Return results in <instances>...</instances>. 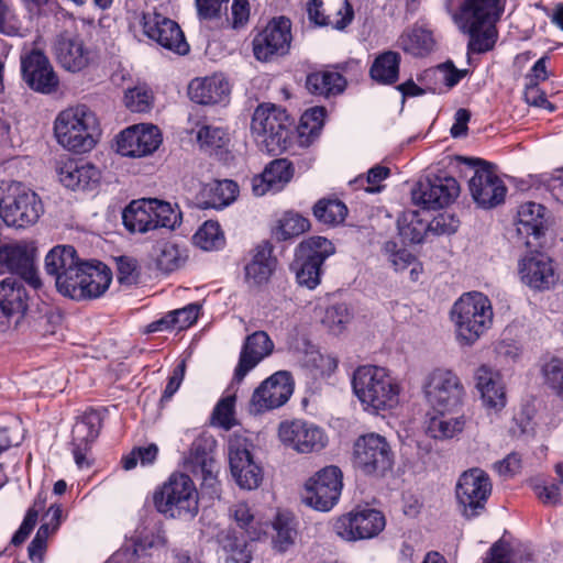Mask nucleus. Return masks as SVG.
Masks as SVG:
<instances>
[{
	"label": "nucleus",
	"instance_id": "nucleus-1",
	"mask_svg": "<svg viewBox=\"0 0 563 563\" xmlns=\"http://www.w3.org/2000/svg\"><path fill=\"white\" fill-rule=\"evenodd\" d=\"M507 0H463L452 13L457 29L468 35L467 54L492 51L498 38L496 23L501 19Z\"/></svg>",
	"mask_w": 563,
	"mask_h": 563
},
{
	"label": "nucleus",
	"instance_id": "nucleus-2",
	"mask_svg": "<svg viewBox=\"0 0 563 563\" xmlns=\"http://www.w3.org/2000/svg\"><path fill=\"white\" fill-rule=\"evenodd\" d=\"M352 388L366 412L379 415L399 405L400 384L385 367L358 366L353 373Z\"/></svg>",
	"mask_w": 563,
	"mask_h": 563
},
{
	"label": "nucleus",
	"instance_id": "nucleus-3",
	"mask_svg": "<svg viewBox=\"0 0 563 563\" xmlns=\"http://www.w3.org/2000/svg\"><path fill=\"white\" fill-rule=\"evenodd\" d=\"M55 137L63 147L85 153L92 150L100 134L96 114L84 104L68 108L54 122Z\"/></svg>",
	"mask_w": 563,
	"mask_h": 563
},
{
	"label": "nucleus",
	"instance_id": "nucleus-4",
	"mask_svg": "<svg viewBox=\"0 0 563 563\" xmlns=\"http://www.w3.org/2000/svg\"><path fill=\"white\" fill-rule=\"evenodd\" d=\"M493 307L489 298L478 291L462 295L451 309L457 339L474 344L493 323Z\"/></svg>",
	"mask_w": 563,
	"mask_h": 563
},
{
	"label": "nucleus",
	"instance_id": "nucleus-5",
	"mask_svg": "<svg viewBox=\"0 0 563 563\" xmlns=\"http://www.w3.org/2000/svg\"><path fill=\"white\" fill-rule=\"evenodd\" d=\"M112 280L111 269L101 262H82L55 284L57 291L73 300L101 297Z\"/></svg>",
	"mask_w": 563,
	"mask_h": 563
},
{
	"label": "nucleus",
	"instance_id": "nucleus-6",
	"mask_svg": "<svg viewBox=\"0 0 563 563\" xmlns=\"http://www.w3.org/2000/svg\"><path fill=\"white\" fill-rule=\"evenodd\" d=\"M154 505L170 518H194L199 510V497L189 475L175 472L154 493Z\"/></svg>",
	"mask_w": 563,
	"mask_h": 563
},
{
	"label": "nucleus",
	"instance_id": "nucleus-7",
	"mask_svg": "<svg viewBox=\"0 0 563 563\" xmlns=\"http://www.w3.org/2000/svg\"><path fill=\"white\" fill-rule=\"evenodd\" d=\"M291 124L286 110L275 104H261L254 111L251 131L262 151L277 154L287 148Z\"/></svg>",
	"mask_w": 563,
	"mask_h": 563
},
{
	"label": "nucleus",
	"instance_id": "nucleus-8",
	"mask_svg": "<svg viewBox=\"0 0 563 563\" xmlns=\"http://www.w3.org/2000/svg\"><path fill=\"white\" fill-rule=\"evenodd\" d=\"M44 212L38 195L21 183L0 188V218L8 227L18 229L35 224Z\"/></svg>",
	"mask_w": 563,
	"mask_h": 563
},
{
	"label": "nucleus",
	"instance_id": "nucleus-9",
	"mask_svg": "<svg viewBox=\"0 0 563 563\" xmlns=\"http://www.w3.org/2000/svg\"><path fill=\"white\" fill-rule=\"evenodd\" d=\"M125 229L132 233H146L158 228L174 229L181 214L170 203L157 199H141L130 202L122 212Z\"/></svg>",
	"mask_w": 563,
	"mask_h": 563
},
{
	"label": "nucleus",
	"instance_id": "nucleus-10",
	"mask_svg": "<svg viewBox=\"0 0 563 563\" xmlns=\"http://www.w3.org/2000/svg\"><path fill=\"white\" fill-rule=\"evenodd\" d=\"M423 393L427 401L438 413H449L463 405L465 388L451 369L434 368L426 378Z\"/></svg>",
	"mask_w": 563,
	"mask_h": 563
},
{
	"label": "nucleus",
	"instance_id": "nucleus-11",
	"mask_svg": "<svg viewBox=\"0 0 563 563\" xmlns=\"http://www.w3.org/2000/svg\"><path fill=\"white\" fill-rule=\"evenodd\" d=\"M342 478L338 466L323 467L305 483L302 501L318 511H330L340 499Z\"/></svg>",
	"mask_w": 563,
	"mask_h": 563
},
{
	"label": "nucleus",
	"instance_id": "nucleus-12",
	"mask_svg": "<svg viewBox=\"0 0 563 563\" xmlns=\"http://www.w3.org/2000/svg\"><path fill=\"white\" fill-rule=\"evenodd\" d=\"M492 494V483L481 468L465 471L459 478L455 495L460 511L466 519L478 517Z\"/></svg>",
	"mask_w": 563,
	"mask_h": 563
},
{
	"label": "nucleus",
	"instance_id": "nucleus-13",
	"mask_svg": "<svg viewBox=\"0 0 563 563\" xmlns=\"http://www.w3.org/2000/svg\"><path fill=\"white\" fill-rule=\"evenodd\" d=\"M386 527V518L380 510L356 507L340 516L334 522L335 533L345 541L369 540L377 537Z\"/></svg>",
	"mask_w": 563,
	"mask_h": 563
},
{
	"label": "nucleus",
	"instance_id": "nucleus-14",
	"mask_svg": "<svg viewBox=\"0 0 563 563\" xmlns=\"http://www.w3.org/2000/svg\"><path fill=\"white\" fill-rule=\"evenodd\" d=\"M291 22L286 16L272 19L253 38V54L260 62H271L289 52Z\"/></svg>",
	"mask_w": 563,
	"mask_h": 563
},
{
	"label": "nucleus",
	"instance_id": "nucleus-15",
	"mask_svg": "<svg viewBox=\"0 0 563 563\" xmlns=\"http://www.w3.org/2000/svg\"><path fill=\"white\" fill-rule=\"evenodd\" d=\"M354 464L366 474H384L394 463V454L387 440L378 433H367L354 443Z\"/></svg>",
	"mask_w": 563,
	"mask_h": 563
},
{
	"label": "nucleus",
	"instance_id": "nucleus-16",
	"mask_svg": "<svg viewBox=\"0 0 563 563\" xmlns=\"http://www.w3.org/2000/svg\"><path fill=\"white\" fill-rule=\"evenodd\" d=\"M467 163L477 168L468 181L474 201L478 207L492 209L503 203L507 194L504 181L489 168V164L479 158H468Z\"/></svg>",
	"mask_w": 563,
	"mask_h": 563
},
{
	"label": "nucleus",
	"instance_id": "nucleus-17",
	"mask_svg": "<svg viewBox=\"0 0 563 563\" xmlns=\"http://www.w3.org/2000/svg\"><path fill=\"white\" fill-rule=\"evenodd\" d=\"M460 194V185L451 176H433L419 181L411 191L415 205L429 210L442 209Z\"/></svg>",
	"mask_w": 563,
	"mask_h": 563
},
{
	"label": "nucleus",
	"instance_id": "nucleus-18",
	"mask_svg": "<svg viewBox=\"0 0 563 563\" xmlns=\"http://www.w3.org/2000/svg\"><path fill=\"white\" fill-rule=\"evenodd\" d=\"M278 437L285 445L299 453L318 452L328 444V437L322 428L300 419L282 422Z\"/></svg>",
	"mask_w": 563,
	"mask_h": 563
},
{
	"label": "nucleus",
	"instance_id": "nucleus-19",
	"mask_svg": "<svg viewBox=\"0 0 563 563\" xmlns=\"http://www.w3.org/2000/svg\"><path fill=\"white\" fill-rule=\"evenodd\" d=\"M294 393V380L289 372L279 371L265 379L253 393L250 411L262 413L287 402Z\"/></svg>",
	"mask_w": 563,
	"mask_h": 563
},
{
	"label": "nucleus",
	"instance_id": "nucleus-20",
	"mask_svg": "<svg viewBox=\"0 0 563 563\" xmlns=\"http://www.w3.org/2000/svg\"><path fill=\"white\" fill-rule=\"evenodd\" d=\"M140 24L144 34L157 44L179 55L187 54L189 45L179 25L161 13L142 12Z\"/></svg>",
	"mask_w": 563,
	"mask_h": 563
},
{
	"label": "nucleus",
	"instance_id": "nucleus-21",
	"mask_svg": "<svg viewBox=\"0 0 563 563\" xmlns=\"http://www.w3.org/2000/svg\"><path fill=\"white\" fill-rule=\"evenodd\" d=\"M228 450L231 473L236 484L245 489L258 487L263 474L261 467L253 461L247 440L243 437H231Z\"/></svg>",
	"mask_w": 563,
	"mask_h": 563
},
{
	"label": "nucleus",
	"instance_id": "nucleus-22",
	"mask_svg": "<svg viewBox=\"0 0 563 563\" xmlns=\"http://www.w3.org/2000/svg\"><path fill=\"white\" fill-rule=\"evenodd\" d=\"M29 308V295L23 282L7 277L0 282V331L16 327Z\"/></svg>",
	"mask_w": 563,
	"mask_h": 563
},
{
	"label": "nucleus",
	"instance_id": "nucleus-23",
	"mask_svg": "<svg viewBox=\"0 0 563 563\" xmlns=\"http://www.w3.org/2000/svg\"><path fill=\"white\" fill-rule=\"evenodd\" d=\"M23 80L34 91L49 95L58 89L59 79L47 56L37 49L21 57Z\"/></svg>",
	"mask_w": 563,
	"mask_h": 563
},
{
	"label": "nucleus",
	"instance_id": "nucleus-24",
	"mask_svg": "<svg viewBox=\"0 0 563 563\" xmlns=\"http://www.w3.org/2000/svg\"><path fill=\"white\" fill-rule=\"evenodd\" d=\"M162 143L159 130L151 124H137L123 130L117 139V151L123 156L143 157Z\"/></svg>",
	"mask_w": 563,
	"mask_h": 563
},
{
	"label": "nucleus",
	"instance_id": "nucleus-25",
	"mask_svg": "<svg viewBox=\"0 0 563 563\" xmlns=\"http://www.w3.org/2000/svg\"><path fill=\"white\" fill-rule=\"evenodd\" d=\"M58 179L63 186L74 191H92L101 181L100 169L82 159H60L57 166Z\"/></svg>",
	"mask_w": 563,
	"mask_h": 563
},
{
	"label": "nucleus",
	"instance_id": "nucleus-26",
	"mask_svg": "<svg viewBox=\"0 0 563 563\" xmlns=\"http://www.w3.org/2000/svg\"><path fill=\"white\" fill-rule=\"evenodd\" d=\"M101 429V418L95 410L87 411L73 428L71 453L79 468L91 466L89 453Z\"/></svg>",
	"mask_w": 563,
	"mask_h": 563
},
{
	"label": "nucleus",
	"instance_id": "nucleus-27",
	"mask_svg": "<svg viewBox=\"0 0 563 563\" xmlns=\"http://www.w3.org/2000/svg\"><path fill=\"white\" fill-rule=\"evenodd\" d=\"M522 283L537 290L550 289L556 282L552 260L541 252H532L519 262Z\"/></svg>",
	"mask_w": 563,
	"mask_h": 563
},
{
	"label": "nucleus",
	"instance_id": "nucleus-28",
	"mask_svg": "<svg viewBox=\"0 0 563 563\" xmlns=\"http://www.w3.org/2000/svg\"><path fill=\"white\" fill-rule=\"evenodd\" d=\"M273 349L274 343L264 331H256L246 336L234 369L232 384H240L262 360L272 353Z\"/></svg>",
	"mask_w": 563,
	"mask_h": 563
},
{
	"label": "nucleus",
	"instance_id": "nucleus-29",
	"mask_svg": "<svg viewBox=\"0 0 563 563\" xmlns=\"http://www.w3.org/2000/svg\"><path fill=\"white\" fill-rule=\"evenodd\" d=\"M340 71L321 70L308 75L306 80L307 89L317 96H335L344 91L346 87V79L343 74L361 73V64L357 60H349L344 64L338 65Z\"/></svg>",
	"mask_w": 563,
	"mask_h": 563
},
{
	"label": "nucleus",
	"instance_id": "nucleus-30",
	"mask_svg": "<svg viewBox=\"0 0 563 563\" xmlns=\"http://www.w3.org/2000/svg\"><path fill=\"white\" fill-rule=\"evenodd\" d=\"M294 167L287 158H277L271 162L262 174L252 179V191L255 196L276 194L280 191L292 178Z\"/></svg>",
	"mask_w": 563,
	"mask_h": 563
},
{
	"label": "nucleus",
	"instance_id": "nucleus-31",
	"mask_svg": "<svg viewBox=\"0 0 563 563\" xmlns=\"http://www.w3.org/2000/svg\"><path fill=\"white\" fill-rule=\"evenodd\" d=\"M54 54L59 65L71 73L85 69L91 59L90 51L79 37L59 35L54 44Z\"/></svg>",
	"mask_w": 563,
	"mask_h": 563
},
{
	"label": "nucleus",
	"instance_id": "nucleus-32",
	"mask_svg": "<svg viewBox=\"0 0 563 563\" xmlns=\"http://www.w3.org/2000/svg\"><path fill=\"white\" fill-rule=\"evenodd\" d=\"M277 263L273 255V245L268 241H262L251 251V260L244 267L246 282L254 286L266 284Z\"/></svg>",
	"mask_w": 563,
	"mask_h": 563
},
{
	"label": "nucleus",
	"instance_id": "nucleus-33",
	"mask_svg": "<svg viewBox=\"0 0 563 563\" xmlns=\"http://www.w3.org/2000/svg\"><path fill=\"white\" fill-rule=\"evenodd\" d=\"M475 379L483 406L490 412L501 411L507 404V397L499 375L483 365L477 369Z\"/></svg>",
	"mask_w": 563,
	"mask_h": 563
},
{
	"label": "nucleus",
	"instance_id": "nucleus-34",
	"mask_svg": "<svg viewBox=\"0 0 563 563\" xmlns=\"http://www.w3.org/2000/svg\"><path fill=\"white\" fill-rule=\"evenodd\" d=\"M229 92V82L220 75L195 78L188 86L190 100L199 104L219 103L228 97Z\"/></svg>",
	"mask_w": 563,
	"mask_h": 563
},
{
	"label": "nucleus",
	"instance_id": "nucleus-35",
	"mask_svg": "<svg viewBox=\"0 0 563 563\" xmlns=\"http://www.w3.org/2000/svg\"><path fill=\"white\" fill-rule=\"evenodd\" d=\"M35 249L32 243L18 241L0 245V274H18L34 262Z\"/></svg>",
	"mask_w": 563,
	"mask_h": 563
},
{
	"label": "nucleus",
	"instance_id": "nucleus-36",
	"mask_svg": "<svg viewBox=\"0 0 563 563\" xmlns=\"http://www.w3.org/2000/svg\"><path fill=\"white\" fill-rule=\"evenodd\" d=\"M397 45L413 57H424L434 49L435 41L431 30L416 23L401 33Z\"/></svg>",
	"mask_w": 563,
	"mask_h": 563
},
{
	"label": "nucleus",
	"instance_id": "nucleus-37",
	"mask_svg": "<svg viewBox=\"0 0 563 563\" xmlns=\"http://www.w3.org/2000/svg\"><path fill=\"white\" fill-rule=\"evenodd\" d=\"M239 194L238 184L233 180H214L203 186L200 206L205 209L221 210L235 201Z\"/></svg>",
	"mask_w": 563,
	"mask_h": 563
},
{
	"label": "nucleus",
	"instance_id": "nucleus-38",
	"mask_svg": "<svg viewBox=\"0 0 563 563\" xmlns=\"http://www.w3.org/2000/svg\"><path fill=\"white\" fill-rule=\"evenodd\" d=\"M545 208L537 202L527 201L517 211V233L523 238H539L545 230Z\"/></svg>",
	"mask_w": 563,
	"mask_h": 563
},
{
	"label": "nucleus",
	"instance_id": "nucleus-39",
	"mask_svg": "<svg viewBox=\"0 0 563 563\" xmlns=\"http://www.w3.org/2000/svg\"><path fill=\"white\" fill-rule=\"evenodd\" d=\"M307 13L309 21L316 26H331L335 30L345 29L352 22L354 15L353 8L347 0L343 2L333 18L324 14L322 0H309Z\"/></svg>",
	"mask_w": 563,
	"mask_h": 563
},
{
	"label": "nucleus",
	"instance_id": "nucleus-40",
	"mask_svg": "<svg viewBox=\"0 0 563 563\" xmlns=\"http://www.w3.org/2000/svg\"><path fill=\"white\" fill-rule=\"evenodd\" d=\"M82 263L75 250L70 245H57L53 247L45 256V271L52 276L55 284L59 277H64L75 267Z\"/></svg>",
	"mask_w": 563,
	"mask_h": 563
},
{
	"label": "nucleus",
	"instance_id": "nucleus-41",
	"mask_svg": "<svg viewBox=\"0 0 563 563\" xmlns=\"http://www.w3.org/2000/svg\"><path fill=\"white\" fill-rule=\"evenodd\" d=\"M401 56L395 51H385L378 54L369 68L373 81L383 86H391L399 79Z\"/></svg>",
	"mask_w": 563,
	"mask_h": 563
},
{
	"label": "nucleus",
	"instance_id": "nucleus-42",
	"mask_svg": "<svg viewBox=\"0 0 563 563\" xmlns=\"http://www.w3.org/2000/svg\"><path fill=\"white\" fill-rule=\"evenodd\" d=\"M273 529L275 531L273 547L277 552L285 553L295 544L297 538L296 517L289 511L277 512Z\"/></svg>",
	"mask_w": 563,
	"mask_h": 563
},
{
	"label": "nucleus",
	"instance_id": "nucleus-43",
	"mask_svg": "<svg viewBox=\"0 0 563 563\" xmlns=\"http://www.w3.org/2000/svg\"><path fill=\"white\" fill-rule=\"evenodd\" d=\"M324 118L323 107H312L302 113L297 128V140L300 146H310L319 137Z\"/></svg>",
	"mask_w": 563,
	"mask_h": 563
},
{
	"label": "nucleus",
	"instance_id": "nucleus-44",
	"mask_svg": "<svg viewBox=\"0 0 563 563\" xmlns=\"http://www.w3.org/2000/svg\"><path fill=\"white\" fill-rule=\"evenodd\" d=\"M334 252V245L330 240L323 236H310L298 245L296 256L300 260L323 265L324 261Z\"/></svg>",
	"mask_w": 563,
	"mask_h": 563
},
{
	"label": "nucleus",
	"instance_id": "nucleus-45",
	"mask_svg": "<svg viewBox=\"0 0 563 563\" xmlns=\"http://www.w3.org/2000/svg\"><path fill=\"white\" fill-rule=\"evenodd\" d=\"M156 265L163 273H172L180 268L186 260L185 250L170 241L158 242L155 246Z\"/></svg>",
	"mask_w": 563,
	"mask_h": 563
},
{
	"label": "nucleus",
	"instance_id": "nucleus-46",
	"mask_svg": "<svg viewBox=\"0 0 563 563\" xmlns=\"http://www.w3.org/2000/svg\"><path fill=\"white\" fill-rule=\"evenodd\" d=\"M316 219L327 225L341 224L347 216V207L336 198H322L313 206Z\"/></svg>",
	"mask_w": 563,
	"mask_h": 563
},
{
	"label": "nucleus",
	"instance_id": "nucleus-47",
	"mask_svg": "<svg viewBox=\"0 0 563 563\" xmlns=\"http://www.w3.org/2000/svg\"><path fill=\"white\" fill-rule=\"evenodd\" d=\"M465 427L464 416L454 418L445 417V413H439L430 418L427 427V433L434 439H451L462 432Z\"/></svg>",
	"mask_w": 563,
	"mask_h": 563
},
{
	"label": "nucleus",
	"instance_id": "nucleus-48",
	"mask_svg": "<svg viewBox=\"0 0 563 563\" xmlns=\"http://www.w3.org/2000/svg\"><path fill=\"white\" fill-rule=\"evenodd\" d=\"M194 241L205 251L220 250L225 244L224 233L218 222L206 221L195 233Z\"/></svg>",
	"mask_w": 563,
	"mask_h": 563
},
{
	"label": "nucleus",
	"instance_id": "nucleus-49",
	"mask_svg": "<svg viewBox=\"0 0 563 563\" xmlns=\"http://www.w3.org/2000/svg\"><path fill=\"white\" fill-rule=\"evenodd\" d=\"M398 229L405 241L418 244L423 241L429 223L422 221L417 212H409L398 220Z\"/></svg>",
	"mask_w": 563,
	"mask_h": 563
},
{
	"label": "nucleus",
	"instance_id": "nucleus-50",
	"mask_svg": "<svg viewBox=\"0 0 563 563\" xmlns=\"http://www.w3.org/2000/svg\"><path fill=\"white\" fill-rule=\"evenodd\" d=\"M310 228V222L307 218L299 213L288 211L278 222L277 238L279 240H288L302 234Z\"/></svg>",
	"mask_w": 563,
	"mask_h": 563
},
{
	"label": "nucleus",
	"instance_id": "nucleus-51",
	"mask_svg": "<svg viewBox=\"0 0 563 563\" xmlns=\"http://www.w3.org/2000/svg\"><path fill=\"white\" fill-rule=\"evenodd\" d=\"M321 266L314 262L300 260L296 256L292 269L296 273L297 283L309 289H314L320 284Z\"/></svg>",
	"mask_w": 563,
	"mask_h": 563
},
{
	"label": "nucleus",
	"instance_id": "nucleus-52",
	"mask_svg": "<svg viewBox=\"0 0 563 563\" xmlns=\"http://www.w3.org/2000/svg\"><path fill=\"white\" fill-rule=\"evenodd\" d=\"M152 103V90L145 85H139L125 91L124 104L133 112H146Z\"/></svg>",
	"mask_w": 563,
	"mask_h": 563
},
{
	"label": "nucleus",
	"instance_id": "nucleus-53",
	"mask_svg": "<svg viewBox=\"0 0 563 563\" xmlns=\"http://www.w3.org/2000/svg\"><path fill=\"white\" fill-rule=\"evenodd\" d=\"M351 319L347 305L335 303L327 308L322 322L331 332L341 333Z\"/></svg>",
	"mask_w": 563,
	"mask_h": 563
},
{
	"label": "nucleus",
	"instance_id": "nucleus-54",
	"mask_svg": "<svg viewBox=\"0 0 563 563\" xmlns=\"http://www.w3.org/2000/svg\"><path fill=\"white\" fill-rule=\"evenodd\" d=\"M164 540L159 536L151 534V537L145 536L144 538L139 537L134 541V550L133 552L123 551L114 553L106 563H133V559L135 555H139L140 552L145 551L146 549H151L158 544H163Z\"/></svg>",
	"mask_w": 563,
	"mask_h": 563
},
{
	"label": "nucleus",
	"instance_id": "nucleus-55",
	"mask_svg": "<svg viewBox=\"0 0 563 563\" xmlns=\"http://www.w3.org/2000/svg\"><path fill=\"white\" fill-rule=\"evenodd\" d=\"M197 139L201 145L210 152L218 153L229 142L228 133L221 128L205 125L198 131Z\"/></svg>",
	"mask_w": 563,
	"mask_h": 563
},
{
	"label": "nucleus",
	"instance_id": "nucleus-56",
	"mask_svg": "<svg viewBox=\"0 0 563 563\" xmlns=\"http://www.w3.org/2000/svg\"><path fill=\"white\" fill-rule=\"evenodd\" d=\"M158 454V448L152 443L146 446L134 448L128 455L122 457V466L124 470H133L137 463L146 466L155 462Z\"/></svg>",
	"mask_w": 563,
	"mask_h": 563
},
{
	"label": "nucleus",
	"instance_id": "nucleus-57",
	"mask_svg": "<svg viewBox=\"0 0 563 563\" xmlns=\"http://www.w3.org/2000/svg\"><path fill=\"white\" fill-rule=\"evenodd\" d=\"M235 395H228L219 400L212 412L214 424L230 430L234 424Z\"/></svg>",
	"mask_w": 563,
	"mask_h": 563
},
{
	"label": "nucleus",
	"instance_id": "nucleus-58",
	"mask_svg": "<svg viewBox=\"0 0 563 563\" xmlns=\"http://www.w3.org/2000/svg\"><path fill=\"white\" fill-rule=\"evenodd\" d=\"M52 534L49 523H42L29 544L27 554L32 563H43L47 549V540Z\"/></svg>",
	"mask_w": 563,
	"mask_h": 563
},
{
	"label": "nucleus",
	"instance_id": "nucleus-59",
	"mask_svg": "<svg viewBox=\"0 0 563 563\" xmlns=\"http://www.w3.org/2000/svg\"><path fill=\"white\" fill-rule=\"evenodd\" d=\"M543 376L545 385L563 398V361L552 358L544 365Z\"/></svg>",
	"mask_w": 563,
	"mask_h": 563
},
{
	"label": "nucleus",
	"instance_id": "nucleus-60",
	"mask_svg": "<svg viewBox=\"0 0 563 563\" xmlns=\"http://www.w3.org/2000/svg\"><path fill=\"white\" fill-rule=\"evenodd\" d=\"M199 310V305L189 303L180 309L169 311L175 328L178 330H184L192 325L198 319Z\"/></svg>",
	"mask_w": 563,
	"mask_h": 563
},
{
	"label": "nucleus",
	"instance_id": "nucleus-61",
	"mask_svg": "<svg viewBox=\"0 0 563 563\" xmlns=\"http://www.w3.org/2000/svg\"><path fill=\"white\" fill-rule=\"evenodd\" d=\"M198 16L203 20H213L221 16L222 10H227L229 0H195Z\"/></svg>",
	"mask_w": 563,
	"mask_h": 563
},
{
	"label": "nucleus",
	"instance_id": "nucleus-62",
	"mask_svg": "<svg viewBox=\"0 0 563 563\" xmlns=\"http://www.w3.org/2000/svg\"><path fill=\"white\" fill-rule=\"evenodd\" d=\"M460 225L459 219L451 213H440L429 223V230L435 234H453Z\"/></svg>",
	"mask_w": 563,
	"mask_h": 563
},
{
	"label": "nucleus",
	"instance_id": "nucleus-63",
	"mask_svg": "<svg viewBox=\"0 0 563 563\" xmlns=\"http://www.w3.org/2000/svg\"><path fill=\"white\" fill-rule=\"evenodd\" d=\"M533 490L543 504L555 505L561 501L560 486L555 483L536 482Z\"/></svg>",
	"mask_w": 563,
	"mask_h": 563
},
{
	"label": "nucleus",
	"instance_id": "nucleus-64",
	"mask_svg": "<svg viewBox=\"0 0 563 563\" xmlns=\"http://www.w3.org/2000/svg\"><path fill=\"white\" fill-rule=\"evenodd\" d=\"M483 563H515L510 545L503 540L496 541L487 551Z\"/></svg>",
	"mask_w": 563,
	"mask_h": 563
}]
</instances>
